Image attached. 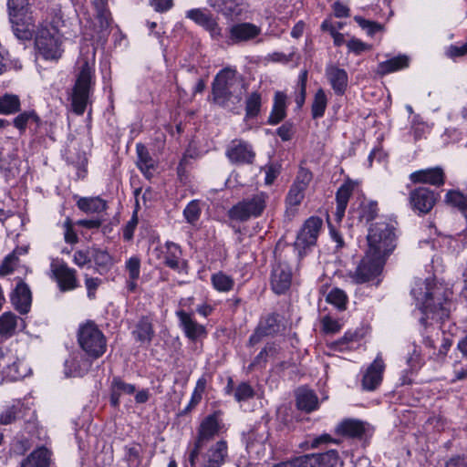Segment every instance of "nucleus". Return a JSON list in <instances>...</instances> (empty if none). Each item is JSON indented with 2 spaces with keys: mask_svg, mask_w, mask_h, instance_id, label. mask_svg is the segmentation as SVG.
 <instances>
[{
  "mask_svg": "<svg viewBox=\"0 0 467 467\" xmlns=\"http://www.w3.org/2000/svg\"><path fill=\"white\" fill-rule=\"evenodd\" d=\"M410 293L423 315L420 321L425 328L430 318L444 321L449 317L451 292L442 284L433 278L419 279L415 281Z\"/></svg>",
  "mask_w": 467,
  "mask_h": 467,
  "instance_id": "nucleus-1",
  "label": "nucleus"
},
{
  "mask_svg": "<svg viewBox=\"0 0 467 467\" xmlns=\"http://www.w3.org/2000/svg\"><path fill=\"white\" fill-rule=\"evenodd\" d=\"M244 92V82L242 77L230 68L221 70L213 82V100L224 108L239 103Z\"/></svg>",
  "mask_w": 467,
  "mask_h": 467,
  "instance_id": "nucleus-2",
  "label": "nucleus"
},
{
  "mask_svg": "<svg viewBox=\"0 0 467 467\" xmlns=\"http://www.w3.org/2000/svg\"><path fill=\"white\" fill-rule=\"evenodd\" d=\"M368 249L386 258L396 247L395 227L386 221L371 224L367 236Z\"/></svg>",
  "mask_w": 467,
  "mask_h": 467,
  "instance_id": "nucleus-3",
  "label": "nucleus"
},
{
  "mask_svg": "<svg viewBox=\"0 0 467 467\" xmlns=\"http://www.w3.org/2000/svg\"><path fill=\"white\" fill-rule=\"evenodd\" d=\"M7 9L9 21L15 36L20 40L32 37V17L28 13V0H8Z\"/></svg>",
  "mask_w": 467,
  "mask_h": 467,
  "instance_id": "nucleus-4",
  "label": "nucleus"
},
{
  "mask_svg": "<svg viewBox=\"0 0 467 467\" xmlns=\"http://www.w3.org/2000/svg\"><path fill=\"white\" fill-rule=\"evenodd\" d=\"M78 340L80 348L92 358H100L106 351V337L93 322L79 327Z\"/></svg>",
  "mask_w": 467,
  "mask_h": 467,
  "instance_id": "nucleus-5",
  "label": "nucleus"
},
{
  "mask_svg": "<svg viewBox=\"0 0 467 467\" xmlns=\"http://www.w3.org/2000/svg\"><path fill=\"white\" fill-rule=\"evenodd\" d=\"M92 68L88 62L85 61L81 66L72 93V108L78 115H82L85 112L92 88Z\"/></svg>",
  "mask_w": 467,
  "mask_h": 467,
  "instance_id": "nucleus-6",
  "label": "nucleus"
},
{
  "mask_svg": "<svg viewBox=\"0 0 467 467\" xmlns=\"http://www.w3.org/2000/svg\"><path fill=\"white\" fill-rule=\"evenodd\" d=\"M220 428L218 411H215L203 419L198 429L193 448L189 452L188 462L191 467L196 466L202 449L207 441L219 433Z\"/></svg>",
  "mask_w": 467,
  "mask_h": 467,
  "instance_id": "nucleus-7",
  "label": "nucleus"
},
{
  "mask_svg": "<svg viewBox=\"0 0 467 467\" xmlns=\"http://www.w3.org/2000/svg\"><path fill=\"white\" fill-rule=\"evenodd\" d=\"M267 194L260 192L250 198L244 199L228 211L232 220L245 222L251 217H258L265 208Z\"/></svg>",
  "mask_w": 467,
  "mask_h": 467,
  "instance_id": "nucleus-8",
  "label": "nucleus"
},
{
  "mask_svg": "<svg viewBox=\"0 0 467 467\" xmlns=\"http://www.w3.org/2000/svg\"><path fill=\"white\" fill-rule=\"evenodd\" d=\"M36 46L46 59H57L61 57V40L58 29L42 25L36 33Z\"/></svg>",
  "mask_w": 467,
  "mask_h": 467,
  "instance_id": "nucleus-9",
  "label": "nucleus"
},
{
  "mask_svg": "<svg viewBox=\"0 0 467 467\" xmlns=\"http://www.w3.org/2000/svg\"><path fill=\"white\" fill-rule=\"evenodd\" d=\"M385 260L386 258L379 254L368 250L356 269L354 275L356 281L365 283L377 277L383 269Z\"/></svg>",
  "mask_w": 467,
  "mask_h": 467,
  "instance_id": "nucleus-10",
  "label": "nucleus"
},
{
  "mask_svg": "<svg viewBox=\"0 0 467 467\" xmlns=\"http://www.w3.org/2000/svg\"><path fill=\"white\" fill-rule=\"evenodd\" d=\"M50 270L61 292L71 291L78 286L77 271L69 268L65 262L53 260L50 265Z\"/></svg>",
  "mask_w": 467,
  "mask_h": 467,
  "instance_id": "nucleus-11",
  "label": "nucleus"
},
{
  "mask_svg": "<svg viewBox=\"0 0 467 467\" xmlns=\"http://www.w3.org/2000/svg\"><path fill=\"white\" fill-rule=\"evenodd\" d=\"M292 283V270L288 264L280 257L275 259L272 267L270 284L272 290L281 295L285 293Z\"/></svg>",
  "mask_w": 467,
  "mask_h": 467,
  "instance_id": "nucleus-12",
  "label": "nucleus"
},
{
  "mask_svg": "<svg viewBox=\"0 0 467 467\" xmlns=\"http://www.w3.org/2000/svg\"><path fill=\"white\" fill-rule=\"evenodd\" d=\"M228 457L227 442L223 440L218 441L213 444L206 452H204L200 462L201 467H222Z\"/></svg>",
  "mask_w": 467,
  "mask_h": 467,
  "instance_id": "nucleus-13",
  "label": "nucleus"
},
{
  "mask_svg": "<svg viewBox=\"0 0 467 467\" xmlns=\"http://www.w3.org/2000/svg\"><path fill=\"white\" fill-rule=\"evenodd\" d=\"M226 156L233 163L252 164L255 158L253 147L242 140H234L226 150Z\"/></svg>",
  "mask_w": 467,
  "mask_h": 467,
  "instance_id": "nucleus-14",
  "label": "nucleus"
},
{
  "mask_svg": "<svg viewBox=\"0 0 467 467\" xmlns=\"http://www.w3.org/2000/svg\"><path fill=\"white\" fill-rule=\"evenodd\" d=\"M321 228V219L318 217L309 218L298 233L296 246L299 249H306L317 244L319 230Z\"/></svg>",
  "mask_w": 467,
  "mask_h": 467,
  "instance_id": "nucleus-15",
  "label": "nucleus"
},
{
  "mask_svg": "<svg viewBox=\"0 0 467 467\" xmlns=\"http://www.w3.org/2000/svg\"><path fill=\"white\" fill-rule=\"evenodd\" d=\"M384 369V361L380 355H378L363 374L361 380L363 389L368 391L375 390L382 381Z\"/></svg>",
  "mask_w": 467,
  "mask_h": 467,
  "instance_id": "nucleus-16",
  "label": "nucleus"
},
{
  "mask_svg": "<svg viewBox=\"0 0 467 467\" xmlns=\"http://www.w3.org/2000/svg\"><path fill=\"white\" fill-rule=\"evenodd\" d=\"M437 197L433 191L419 187L410 192V202L412 208L420 213H428L434 206Z\"/></svg>",
  "mask_w": 467,
  "mask_h": 467,
  "instance_id": "nucleus-17",
  "label": "nucleus"
},
{
  "mask_svg": "<svg viewBox=\"0 0 467 467\" xmlns=\"http://www.w3.org/2000/svg\"><path fill=\"white\" fill-rule=\"evenodd\" d=\"M336 432L349 438L362 439L369 432V425L358 419H345L337 425Z\"/></svg>",
  "mask_w": 467,
  "mask_h": 467,
  "instance_id": "nucleus-18",
  "label": "nucleus"
},
{
  "mask_svg": "<svg viewBox=\"0 0 467 467\" xmlns=\"http://www.w3.org/2000/svg\"><path fill=\"white\" fill-rule=\"evenodd\" d=\"M176 316L180 321V327L182 328L185 336L192 341L205 337L207 332L204 326L197 323L192 314L185 312L184 310H178Z\"/></svg>",
  "mask_w": 467,
  "mask_h": 467,
  "instance_id": "nucleus-19",
  "label": "nucleus"
},
{
  "mask_svg": "<svg viewBox=\"0 0 467 467\" xmlns=\"http://www.w3.org/2000/svg\"><path fill=\"white\" fill-rule=\"evenodd\" d=\"M261 33V28L252 23L244 22L232 26L229 28V41L232 44L250 41Z\"/></svg>",
  "mask_w": 467,
  "mask_h": 467,
  "instance_id": "nucleus-20",
  "label": "nucleus"
},
{
  "mask_svg": "<svg viewBox=\"0 0 467 467\" xmlns=\"http://www.w3.org/2000/svg\"><path fill=\"white\" fill-rule=\"evenodd\" d=\"M279 331L278 317L275 314L268 315L262 319L249 338V345L254 346L258 344L264 337L272 336Z\"/></svg>",
  "mask_w": 467,
  "mask_h": 467,
  "instance_id": "nucleus-21",
  "label": "nucleus"
},
{
  "mask_svg": "<svg viewBox=\"0 0 467 467\" xmlns=\"http://www.w3.org/2000/svg\"><path fill=\"white\" fill-rule=\"evenodd\" d=\"M11 302L15 308L22 315L29 312L32 302L31 291L28 285L19 281L11 295Z\"/></svg>",
  "mask_w": 467,
  "mask_h": 467,
  "instance_id": "nucleus-22",
  "label": "nucleus"
},
{
  "mask_svg": "<svg viewBox=\"0 0 467 467\" xmlns=\"http://www.w3.org/2000/svg\"><path fill=\"white\" fill-rule=\"evenodd\" d=\"M296 408L306 413H310L318 408V398L314 390L302 386L295 391Z\"/></svg>",
  "mask_w": 467,
  "mask_h": 467,
  "instance_id": "nucleus-23",
  "label": "nucleus"
},
{
  "mask_svg": "<svg viewBox=\"0 0 467 467\" xmlns=\"http://www.w3.org/2000/svg\"><path fill=\"white\" fill-rule=\"evenodd\" d=\"M410 178L415 183H430L435 186L443 185L445 181L444 172L440 167L414 171Z\"/></svg>",
  "mask_w": 467,
  "mask_h": 467,
  "instance_id": "nucleus-24",
  "label": "nucleus"
},
{
  "mask_svg": "<svg viewBox=\"0 0 467 467\" xmlns=\"http://www.w3.org/2000/svg\"><path fill=\"white\" fill-rule=\"evenodd\" d=\"M327 78L337 94H343L348 86V74L345 69L336 66L327 67Z\"/></svg>",
  "mask_w": 467,
  "mask_h": 467,
  "instance_id": "nucleus-25",
  "label": "nucleus"
},
{
  "mask_svg": "<svg viewBox=\"0 0 467 467\" xmlns=\"http://www.w3.org/2000/svg\"><path fill=\"white\" fill-rule=\"evenodd\" d=\"M353 185L345 183L339 187L336 194L337 207L334 213V220L339 223L345 215V211L351 195Z\"/></svg>",
  "mask_w": 467,
  "mask_h": 467,
  "instance_id": "nucleus-26",
  "label": "nucleus"
},
{
  "mask_svg": "<svg viewBox=\"0 0 467 467\" xmlns=\"http://www.w3.org/2000/svg\"><path fill=\"white\" fill-rule=\"evenodd\" d=\"M51 452L41 446L34 450L21 464V467H49Z\"/></svg>",
  "mask_w": 467,
  "mask_h": 467,
  "instance_id": "nucleus-27",
  "label": "nucleus"
},
{
  "mask_svg": "<svg viewBox=\"0 0 467 467\" xmlns=\"http://www.w3.org/2000/svg\"><path fill=\"white\" fill-rule=\"evenodd\" d=\"M132 334L135 339L141 344H150L154 337L151 320L148 317H142L136 324Z\"/></svg>",
  "mask_w": 467,
  "mask_h": 467,
  "instance_id": "nucleus-28",
  "label": "nucleus"
},
{
  "mask_svg": "<svg viewBox=\"0 0 467 467\" xmlns=\"http://www.w3.org/2000/svg\"><path fill=\"white\" fill-rule=\"evenodd\" d=\"M243 2L244 0H210L209 4L225 16H237L242 12L240 6Z\"/></svg>",
  "mask_w": 467,
  "mask_h": 467,
  "instance_id": "nucleus-29",
  "label": "nucleus"
},
{
  "mask_svg": "<svg viewBox=\"0 0 467 467\" xmlns=\"http://www.w3.org/2000/svg\"><path fill=\"white\" fill-rule=\"evenodd\" d=\"M136 151L138 155L137 166L143 174L147 177L150 176L151 171L155 168V161L151 158L148 149L142 143L136 145Z\"/></svg>",
  "mask_w": 467,
  "mask_h": 467,
  "instance_id": "nucleus-30",
  "label": "nucleus"
},
{
  "mask_svg": "<svg viewBox=\"0 0 467 467\" xmlns=\"http://www.w3.org/2000/svg\"><path fill=\"white\" fill-rule=\"evenodd\" d=\"M5 361L3 366H0V372L5 377L12 381L23 379L26 376V371L20 370V363L16 362L15 358L11 355H5Z\"/></svg>",
  "mask_w": 467,
  "mask_h": 467,
  "instance_id": "nucleus-31",
  "label": "nucleus"
},
{
  "mask_svg": "<svg viewBox=\"0 0 467 467\" xmlns=\"http://www.w3.org/2000/svg\"><path fill=\"white\" fill-rule=\"evenodd\" d=\"M285 100L286 97L282 92H275L272 112L268 118V123L275 125L285 118Z\"/></svg>",
  "mask_w": 467,
  "mask_h": 467,
  "instance_id": "nucleus-32",
  "label": "nucleus"
},
{
  "mask_svg": "<svg viewBox=\"0 0 467 467\" xmlns=\"http://www.w3.org/2000/svg\"><path fill=\"white\" fill-rule=\"evenodd\" d=\"M409 66V58L406 56H398L379 64L378 72L380 75H387Z\"/></svg>",
  "mask_w": 467,
  "mask_h": 467,
  "instance_id": "nucleus-33",
  "label": "nucleus"
},
{
  "mask_svg": "<svg viewBox=\"0 0 467 467\" xmlns=\"http://www.w3.org/2000/svg\"><path fill=\"white\" fill-rule=\"evenodd\" d=\"M445 202L456 208L467 221V195L459 190H450L445 195Z\"/></svg>",
  "mask_w": 467,
  "mask_h": 467,
  "instance_id": "nucleus-34",
  "label": "nucleus"
},
{
  "mask_svg": "<svg viewBox=\"0 0 467 467\" xmlns=\"http://www.w3.org/2000/svg\"><path fill=\"white\" fill-rule=\"evenodd\" d=\"M77 206L85 213H101L107 209V202L99 197H82Z\"/></svg>",
  "mask_w": 467,
  "mask_h": 467,
  "instance_id": "nucleus-35",
  "label": "nucleus"
},
{
  "mask_svg": "<svg viewBox=\"0 0 467 467\" xmlns=\"http://www.w3.org/2000/svg\"><path fill=\"white\" fill-rule=\"evenodd\" d=\"M165 247L164 265L173 270H180L182 257L180 246L172 242H167Z\"/></svg>",
  "mask_w": 467,
  "mask_h": 467,
  "instance_id": "nucleus-36",
  "label": "nucleus"
},
{
  "mask_svg": "<svg viewBox=\"0 0 467 467\" xmlns=\"http://www.w3.org/2000/svg\"><path fill=\"white\" fill-rule=\"evenodd\" d=\"M31 122H35L36 124V128L41 124V119L35 110L20 112L13 119V125L19 130L20 134H24L26 132L27 125Z\"/></svg>",
  "mask_w": 467,
  "mask_h": 467,
  "instance_id": "nucleus-37",
  "label": "nucleus"
},
{
  "mask_svg": "<svg viewBox=\"0 0 467 467\" xmlns=\"http://www.w3.org/2000/svg\"><path fill=\"white\" fill-rule=\"evenodd\" d=\"M21 101L17 95L6 93L0 96V114L13 115L20 112Z\"/></svg>",
  "mask_w": 467,
  "mask_h": 467,
  "instance_id": "nucleus-38",
  "label": "nucleus"
},
{
  "mask_svg": "<svg viewBox=\"0 0 467 467\" xmlns=\"http://www.w3.org/2000/svg\"><path fill=\"white\" fill-rule=\"evenodd\" d=\"M93 6L95 8V17L98 21L100 30L106 31L110 26V13L106 6L104 0H94Z\"/></svg>",
  "mask_w": 467,
  "mask_h": 467,
  "instance_id": "nucleus-39",
  "label": "nucleus"
},
{
  "mask_svg": "<svg viewBox=\"0 0 467 467\" xmlns=\"http://www.w3.org/2000/svg\"><path fill=\"white\" fill-rule=\"evenodd\" d=\"M326 301L338 310H345L348 303V296L339 288H333L326 296Z\"/></svg>",
  "mask_w": 467,
  "mask_h": 467,
  "instance_id": "nucleus-40",
  "label": "nucleus"
},
{
  "mask_svg": "<svg viewBox=\"0 0 467 467\" xmlns=\"http://www.w3.org/2000/svg\"><path fill=\"white\" fill-rule=\"evenodd\" d=\"M277 354V348L274 344H267L249 365L248 369L253 370L256 367H264L267 357H274Z\"/></svg>",
  "mask_w": 467,
  "mask_h": 467,
  "instance_id": "nucleus-41",
  "label": "nucleus"
},
{
  "mask_svg": "<svg viewBox=\"0 0 467 467\" xmlns=\"http://www.w3.org/2000/svg\"><path fill=\"white\" fill-rule=\"evenodd\" d=\"M212 283L214 288L221 292H228L232 290L234 285V279L223 273L213 275Z\"/></svg>",
  "mask_w": 467,
  "mask_h": 467,
  "instance_id": "nucleus-42",
  "label": "nucleus"
},
{
  "mask_svg": "<svg viewBox=\"0 0 467 467\" xmlns=\"http://www.w3.org/2000/svg\"><path fill=\"white\" fill-rule=\"evenodd\" d=\"M378 213V203L374 201L362 202L360 204L359 219L367 223L372 221Z\"/></svg>",
  "mask_w": 467,
  "mask_h": 467,
  "instance_id": "nucleus-43",
  "label": "nucleus"
},
{
  "mask_svg": "<svg viewBox=\"0 0 467 467\" xmlns=\"http://www.w3.org/2000/svg\"><path fill=\"white\" fill-rule=\"evenodd\" d=\"M261 96L257 92H253L246 99L245 112L247 118H254L260 112Z\"/></svg>",
  "mask_w": 467,
  "mask_h": 467,
  "instance_id": "nucleus-44",
  "label": "nucleus"
},
{
  "mask_svg": "<svg viewBox=\"0 0 467 467\" xmlns=\"http://www.w3.org/2000/svg\"><path fill=\"white\" fill-rule=\"evenodd\" d=\"M16 327V316L5 312L0 317V335L11 334Z\"/></svg>",
  "mask_w": 467,
  "mask_h": 467,
  "instance_id": "nucleus-45",
  "label": "nucleus"
},
{
  "mask_svg": "<svg viewBox=\"0 0 467 467\" xmlns=\"http://www.w3.org/2000/svg\"><path fill=\"white\" fill-rule=\"evenodd\" d=\"M295 459L296 467H321V453H309Z\"/></svg>",
  "mask_w": 467,
  "mask_h": 467,
  "instance_id": "nucleus-46",
  "label": "nucleus"
},
{
  "mask_svg": "<svg viewBox=\"0 0 467 467\" xmlns=\"http://www.w3.org/2000/svg\"><path fill=\"white\" fill-rule=\"evenodd\" d=\"M254 396V390L247 382L240 383L234 389V397L236 401L242 402L248 400Z\"/></svg>",
  "mask_w": 467,
  "mask_h": 467,
  "instance_id": "nucleus-47",
  "label": "nucleus"
},
{
  "mask_svg": "<svg viewBox=\"0 0 467 467\" xmlns=\"http://www.w3.org/2000/svg\"><path fill=\"white\" fill-rule=\"evenodd\" d=\"M213 14L205 8H193L186 12V17L202 26Z\"/></svg>",
  "mask_w": 467,
  "mask_h": 467,
  "instance_id": "nucleus-48",
  "label": "nucleus"
},
{
  "mask_svg": "<svg viewBox=\"0 0 467 467\" xmlns=\"http://www.w3.org/2000/svg\"><path fill=\"white\" fill-rule=\"evenodd\" d=\"M201 212L199 202L194 200L190 202L185 207L183 215L189 223L194 224L199 220Z\"/></svg>",
  "mask_w": 467,
  "mask_h": 467,
  "instance_id": "nucleus-49",
  "label": "nucleus"
},
{
  "mask_svg": "<svg viewBox=\"0 0 467 467\" xmlns=\"http://www.w3.org/2000/svg\"><path fill=\"white\" fill-rule=\"evenodd\" d=\"M304 192L305 189L293 183L285 199L286 205L288 207H293L300 204L305 196Z\"/></svg>",
  "mask_w": 467,
  "mask_h": 467,
  "instance_id": "nucleus-50",
  "label": "nucleus"
},
{
  "mask_svg": "<svg viewBox=\"0 0 467 467\" xmlns=\"http://www.w3.org/2000/svg\"><path fill=\"white\" fill-rule=\"evenodd\" d=\"M18 412H20L19 403L7 406L0 413V424L7 425L13 423L16 420Z\"/></svg>",
  "mask_w": 467,
  "mask_h": 467,
  "instance_id": "nucleus-51",
  "label": "nucleus"
},
{
  "mask_svg": "<svg viewBox=\"0 0 467 467\" xmlns=\"http://www.w3.org/2000/svg\"><path fill=\"white\" fill-rule=\"evenodd\" d=\"M91 257L95 264L100 267H108L111 265L112 259L107 251L98 248L91 249Z\"/></svg>",
  "mask_w": 467,
  "mask_h": 467,
  "instance_id": "nucleus-52",
  "label": "nucleus"
},
{
  "mask_svg": "<svg viewBox=\"0 0 467 467\" xmlns=\"http://www.w3.org/2000/svg\"><path fill=\"white\" fill-rule=\"evenodd\" d=\"M354 20L362 29L366 30L369 36H373L377 32L382 30V26L380 24L367 20L360 16H354Z\"/></svg>",
  "mask_w": 467,
  "mask_h": 467,
  "instance_id": "nucleus-53",
  "label": "nucleus"
},
{
  "mask_svg": "<svg viewBox=\"0 0 467 467\" xmlns=\"http://www.w3.org/2000/svg\"><path fill=\"white\" fill-rule=\"evenodd\" d=\"M342 323L330 316H323V335L335 334L341 330Z\"/></svg>",
  "mask_w": 467,
  "mask_h": 467,
  "instance_id": "nucleus-54",
  "label": "nucleus"
},
{
  "mask_svg": "<svg viewBox=\"0 0 467 467\" xmlns=\"http://www.w3.org/2000/svg\"><path fill=\"white\" fill-rule=\"evenodd\" d=\"M206 31L209 32L210 36L213 39H220L223 36L222 28L219 26L217 20L213 16H210L205 23L202 26Z\"/></svg>",
  "mask_w": 467,
  "mask_h": 467,
  "instance_id": "nucleus-55",
  "label": "nucleus"
},
{
  "mask_svg": "<svg viewBox=\"0 0 467 467\" xmlns=\"http://www.w3.org/2000/svg\"><path fill=\"white\" fill-rule=\"evenodd\" d=\"M206 31L209 32L210 36L213 39H220L223 36L222 28L219 26L217 20L213 16H210L205 23L202 26Z\"/></svg>",
  "mask_w": 467,
  "mask_h": 467,
  "instance_id": "nucleus-56",
  "label": "nucleus"
},
{
  "mask_svg": "<svg viewBox=\"0 0 467 467\" xmlns=\"http://www.w3.org/2000/svg\"><path fill=\"white\" fill-rule=\"evenodd\" d=\"M323 31L329 32L335 46L341 47L346 43L344 35L337 31V28L328 20L323 21Z\"/></svg>",
  "mask_w": 467,
  "mask_h": 467,
  "instance_id": "nucleus-57",
  "label": "nucleus"
},
{
  "mask_svg": "<svg viewBox=\"0 0 467 467\" xmlns=\"http://www.w3.org/2000/svg\"><path fill=\"white\" fill-rule=\"evenodd\" d=\"M125 268L129 273L130 279H139L140 275V259L138 256H132L127 260Z\"/></svg>",
  "mask_w": 467,
  "mask_h": 467,
  "instance_id": "nucleus-58",
  "label": "nucleus"
},
{
  "mask_svg": "<svg viewBox=\"0 0 467 467\" xmlns=\"http://www.w3.org/2000/svg\"><path fill=\"white\" fill-rule=\"evenodd\" d=\"M327 223L329 231V238L335 243V250H338L344 245V240L341 234L338 232L337 227L331 222L330 215L327 217Z\"/></svg>",
  "mask_w": 467,
  "mask_h": 467,
  "instance_id": "nucleus-59",
  "label": "nucleus"
},
{
  "mask_svg": "<svg viewBox=\"0 0 467 467\" xmlns=\"http://www.w3.org/2000/svg\"><path fill=\"white\" fill-rule=\"evenodd\" d=\"M112 388H114L118 392L122 394H133L136 391V387L132 384L126 383L120 378L115 377L111 382Z\"/></svg>",
  "mask_w": 467,
  "mask_h": 467,
  "instance_id": "nucleus-60",
  "label": "nucleus"
},
{
  "mask_svg": "<svg viewBox=\"0 0 467 467\" xmlns=\"http://www.w3.org/2000/svg\"><path fill=\"white\" fill-rule=\"evenodd\" d=\"M347 47L349 52L355 53L356 55H359L370 49L369 45L355 37H352L347 42Z\"/></svg>",
  "mask_w": 467,
  "mask_h": 467,
  "instance_id": "nucleus-61",
  "label": "nucleus"
},
{
  "mask_svg": "<svg viewBox=\"0 0 467 467\" xmlns=\"http://www.w3.org/2000/svg\"><path fill=\"white\" fill-rule=\"evenodd\" d=\"M92 260L91 250H78L74 253L73 262L79 267L89 264Z\"/></svg>",
  "mask_w": 467,
  "mask_h": 467,
  "instance_id": "nucleus-62",
  "label": "nucleus"
},
{
  "mask_svg": "<svg viewBox=\"0 0 467 467\" xmlns=\"http://www.w3.org/2000/svg\"><path fill=\"white\" fill-rule=\"evenodd\" d=\"M64 232V239L67 244H76L78 241V235L73 229L72 221L70 218H67L63 223Z\"/></svg>",
  "mask_w": 467,
  "mask_h": 467,
  "instance_id": "nucleus-63",
  "label": "nucleus"
},
{
  "mask_svg": "<svg viewBox=\"0 0 467 467\" xmlns=\"http://www.w3.org/2000/svg\"><path fill=\"white\" fill-rule=\"evenodd\" d=\"M338 463V454L335 450L323 447V467H335Z\"/></svg>",
  "mask_w": 467,
  "mask_h": 467,
  "instance_id": "nucleus-64",
  "label": "nucleus"
}]
</instances>
